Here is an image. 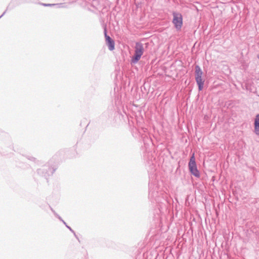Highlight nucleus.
Returning <instances> with one entry per match:
<instances>
[{
    "mask_svg": "<svg viewBox=\"0 0 259 259\" xmlns=\"http://www.w3.org/2000/svg\"><path fill=\"white\" fill-rule=\"evenodd\" d=\"M195 79L198 85L199 91H201L203 89L204 81L202 79V71L198 66L195 67Z\"/></svg>",
    "mask_w": 259,
    "mask_h": 259,
    "instance_id": "nucleus-4",
    "label": "nucleus"
},
{
    "mask_svg": "<svg viewBox=\"0 0 259 259\" xmlns=\"http://www.w3.org/2000/svg\"><path fill=\"white\" fill-rule=\"evenodd\" d=\"M254 126V133L256 135L259 136V114H257L255 117Z\"/></svg>",
    "mask_w": 259,
    "mask_h": 259,
    "instance_id": "nucleus-6",
    "label": "nucleus"
},
{
    "mask_svg": "<svg viewBox=\"0 0 259 259\" xmlns=\"http://www.w3.org/2000/svg\"><path fill=\"white\" fill-rule=\"evenodd\" d=\"M144 53V48L142 44L137 43L135 47V55L132 58V62L137 63L141 58Z\"/></svg>",
    "mask_w": 259,
    "mask_h": 259,
    "instance_id": "nucleus-2",
    "label": "nucleus"
},
{
    "mask_svg": "<svg viewBox=\"0 0 259 259\" xmlns=\"http://www.w3.org/2000/svg\"><path fill=\"white\" fill-rule=\"evenodd\" d=\"M105 36L109 49L110 51L113 50L114 49V41L109 36L107 35L106 30H105Z\"/></svg>",
    "mask_w": 259,
    "mask_h": 259,
    "instance_id": "nucleus-5",
    "label": "nucleus"
},
{
    "mask_svg": "<svg viewBox=\"0 0 259 259\" xmlns=\"http://www.w3.org/2000/svg\"><path fill=\"white\" fill-rule=\"evenodd\" d=\"M189 168L192 175L197 178L200 177V174L197 169L196 164L195 162V159L194 157V153L191 156L189 163Z\"/></svg>",
    "mask_w": 259,
    "mask_h": 259,
    "instance_id": "nucleus-3",
    "label": "nucleus"
},
{
    "mask_svg": "<svg viewBox=\"0 0 259 259\" xmlns=\"http://www.w3.org/2000/svg\"><path fill=\"white\" fill-rule=\"evenodd\" d=\"M172 23L177 30H180L182 27L183 21V16L181 13L177 12L172 13Z\"/></svg>",
    "mask_w": 259,
    "mask_h": 259,
    "instance_id": "nucleus-1",
    "label": "nucleus"
}]
</instances>
